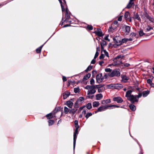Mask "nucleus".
Segmentation results:
<instances>
[{"mask_svg": "<svg viewBox=\"0 0 154 154\" xmlns=\"http://www.w3.org/2000/svg\"><path fill=\"white\" fill-rule=\"evenodd\" d=\"M132 91L129 90L126 93V97L128 98V99L131 101L132 103H134L135 102H137L138 100L137 99V96H134L131 94Z\"/></svg>", "mask_w": 154, "mask_h": 154, "instance_id": "f257e3e1", "label": "nucleus"}, {"mask_svg": "<svg viewBox=\"0 0 154 154\" xmlns=\"http://www.w3.org/2000/svg\"><path fill=\"white\" fill-rule=\"evenodd\" d=\"M85 89L88 90L87 94L88 95L92 94L96 92L95 86L88 85L85 87Z\"/></svg>", "mask_w": 154, "mask_h": 154, "instance_id": "f03ea898", "label": "nucleus"}, {"mask_svg": "<svg viewBox=\"0 0 154 154\" xmlns=\"http://www.w3.org/2000/svg\"><path fill=\"white\" fill-rule=\"evenodd\" d=\"M124 56L122 55L118 56L115 58L113 61L114 63L112 65H116L118 64H120L122 63L121 59L123 58Z\"/></svg>", "mask_w": 154, "mask_h": 154, "instance_id": "7ed1b4c3", "label": "nucleus"}, {"mask_svg": "<svg viewBox=\"0 0 154 154\" xmlns=\"http://www.w3.org/2000/svg\"><path fill=\"white\" fill-rule=\"evenodd\" d=\"M108 75L111 77L115 76H119L120 75V73L118 70L114 69L111 72L108 73Z\"/></svg>", "mask_w": 154, "mask_h": 154, "instance_id": "20e7f679", "label": "nucleus"}, {"mask_svg": "<svg viewBox=\"0 0 154 154\" xmlns=\"http://www.w3.org/2000/svg\"><path fill=\"white\" fill-rule=\"evenodd\" d=\"M96 78L97 82L99 83L102 82L104 79V77L102 76V73L97 74L96 76Z\"/></svg>", "mask_w": 154, "mask_h": 154, "instance_id": "39448f33", "label": "nucleus"}, {"mask_svg": "<svg viewBox=\"0 0 154 154\" xmlns=\"http://www.w3.org/2000/svg\"><path fill=\"white\" fill-rule=\"evenodd\" d=\"M113 100L114 101L117 102L118 103H121L123 101V100L120 97H114Z\"/></svg>", "mask_w": 154, "mask_h": 154, "instance_id": "423d86ee", "label": "nucleus"}, {"mask_svg": "<svg viewBox=\"0 0 154 154\" xmlns=\"http://www.w3.org/2000/svg\"><path fill=\"white\" fill-rule=\"evenodd\" d=\"M78 133L74 132L73 135V149H74L76 143V140Z\"/></svg>", "mask_w": 154, "mask_h": 154, "instance_id": "0eeeda50", "label": "nucleus"}, {"mask_svg": "<svg viewBox=\"0 0 154 154\" xmlns=\"http://www.w3.org/2000/svg\"><path fill=\"white\" fill-rule=\"evenodd\" d=\"M108 108V106H101L98 108V111L99 112L103 111L107 109Z\"/></svg>", "mask_w": 154, "mask_h": 154, "instance_id": "6e6552de", "label": "nucleus"}, {"mask_svg": "<svg viewBox=\"0 0 154 154\" xmlns=\"http://www.w3.org/2000/svg\"><path fill=\"white\" fill-rule=\"evenodd\" d=\"M122 44V42L121 40H116L115 41V44L113 46L115 48H117V46H119Z\"/></svg>", "mask_w": 154, "mask_h": 154, "instance_id": "1a4fd4ad", "label": "nucleus"}, {"mask_svg": "<svg viewBox=\"0 0 154 154\" xmlns=\"http://www.w3.org/2000/svg\"><path fill=\"white\" fill-rule=\"evenodd\" d=\"M70 95V93L67 91H65L63 94V99H65L68 97Z\"/></svg>", "mask_w": 154, "mask_h": 154, "instance_id": "9d476101", "label": "nucleus"}, {"mask_svg": "<svg viewBox=\"0 0 154 154\" xmlns=\"http://www.w3.org/2000/svg\"><path fill=\"white\" fill-rule=\"evenodd\" d=\"M122 81L124 82H126L128 80L129 78L125 75H122Z\"/></svg>", "mask_w": 154, "mask_h": 154, "instance_id": "9b49d317", "label": "nucleus"}, {"mask_svg": "<svg viewBox=\"0 0 154 154\" xmlns=\"http://www.w3.org/2000/svg\"><path fill=\"white\" fill-rule=\"evenodd\" d=\"M66 104L69 108H72L73 105V103L71 101L69 100L66 102Z\"/></svg>", "mask_w": 154, "mask_h": 154, "instance_id": "f8f14e48", "label": "nucleus"}, {"mask_svg": "<svg viewBox=\"0 0 154 154\" xmlns=\"http://www.w3.org/2000/svg\"><path fill=\"white\" fill-rule=\"evenodd\" d=\"M111 102V100L110 99H107L106 100H103L101 101V103L103 104H106Z\"/></svg>", "mask_w": 154, "mask_h": 154, "instance_id": "ddd939ff", "label": "nucleus"}, {"mask_svg": "<svg viewBox=\"0 0 154 154\" xmlns=\"http://www.w3.org/2000/svg\"><path fill=\"white\" fill-rule=\"evenodd\" d=\"M122 86L120 84H114V88L117 89H119L122 88Z\"/></svg>", "mask_w": 154, "mask_h": 154, "instance_id": "4468645a", "label": "nucleus"}, {"mask_svg": "<svg viewBox=\"0 0 154 154\" xmlns=\"http://www.w3.org/2000/svg\"><path fill=\"white\" fill-rule=\"evenodd\" d=\"M103 95L101 94H97L96 95V99L97 100H99L103 97Z\"/></svg>", "mask_w": 154, "mask_h": 154, "instance_id": "2eb2a0df", "label": "nucleus"}, {"mask_svg": "<svg viewBox=\"0 0 154 154\" xmlns=\"http://www.w3.org/2000/svg\"><path fill=\"white\" fill-rule=\"evenodd\" d=\"M46 116L48 119H51L54 116V113H50L47 115Z\"/></svg>", "mask_w": 154, "mask_h": 154, "instance_id": "dca6fc26", "label": "nucleus"}, {"mask_svg": "<svg viewBox=\"0 0 154 154\" xmlns=\"http://www.w3.org/2000/svg\"><path fill=\"white\" fill-rule=\"evenodd\" d=\"M91 75L90 73H88L86 74L83 79V81H84L88 79L90 77Z\"/></svg>", "mask_w": 154, "mask_h": 154, "instance_id": "f3484780", "label": "nucleus"}, {"mask_svg": "<svg viewBox=\"0 0 154 154\" xmlns=\"http://www.w3.org/2000/svg\"><path fill=\"white\" fill-rule=\"evenodd\" d=\"M107 44L106 42L104 41H103L102 42L100 43V45L101 46V48L102 50H103V47L106 46L107 45Z\"/></svg>", "mask_w": 154, "mask_h": 154, "instance_id": "a211bd4d", "label": "nucleus"}, {"mask_svg": "<svg viewBox=\"0 0 154 154\" xmlns=\"http://www.w3.org/2000/svg\"><path fill=\"white\" fill-rule=\"evenodd\" d=\"M100 103L98 101H94L93 103V106L94 107H96L99 105Z\"/></svg>", "mask_w": 154, "mask_h": 154, "instance_id": "6ab92c4d", "label": "nucleus"}, {"mask_svg": "<svg viewBox=\"0 0 154 154\" xmlns=\"http://www.w3.org/2000/svg\"><path fill=\"white\" fill-rule=\"evenodd\" d=\"M66 13L65 17L66 18V20L68 19L70 17V15L68 13V10L67 8H66Z\"/></svg>", "mask_w": 154, "mask_h": 154, "instance_id": "aec40b11", "label": "nucleus"}, {"mask_svg": "<svg viewBox=\"0 0 154 154\" xmlns=\"http://www.w3.org/2000/svg\"><path fill=\"white\" fill-rule=\"evenodd\" d=\"M149 91H143V97H146L149 94Z\"/></svg>", "mask_w": 154, "mask_h": 154, "instance_id": "412c9836", "label": "nucleus"}, {"mask_svg": "<svg viewBox=\"0 0 154 154\" xmlns=\"http://www.w3.org/2000/svg\"><path fill=\"white\" fill-rule=\"evenodd\" d=\"M134 19L137 20H138L139 21H140V20H141L140 17L137 14H134Z\"/></svg>", "mask_w": 154, "mask_h": 154, "instance_id": "4be33fe9", "label": "nucleus"}, {"mask_svg": "<svg viewBox=\"0 0 154 154\" xmlns=\"http://www.w3.org/2000/svg\"><path fill=\"white\" fill-rule=\"evenodd\" d=\"M70 110V109H68L67 107L66 106L64 107V112L65 113L67 114L68 112L69 113Z\"/></svg>", "mask_w": 154, "mask_h": 154, "instance_id": "5701e85b", "label": "nucleus"}, {"mask_svg": "<svg viewBox=\"0 0 154 154\" xmlns=\"http://www.w3.org/2000/svg\"><path fill=\"white\" fill-rule=\"evenodd\" d=\"M43 45H42L41 46L38 48L36 49V52L38 53H40L41 49L43 46Z\"/></svg>", "mask_w": 154, "mask_h": 154, "instance_id": "b1692460", "label": "nucleus"}, {"mask_svg": "<svg viewBox=\"0 0 154 154\" xmlns=\"http://www.w3.org/2000/svg\"><path fill=\"white\" fill-rule=\"evenodd\" d=\"M96 33L99 36H101L102 35V33L100 30H98L96 32Z\"/></svg>", "mask_w": 154, "mask_h": 154, "instance_id": "393cba45", "label": "nucleus"}, {"mask_svg": "<svg viewBox=\"0 0 154 154\" xmlns=\"http://www.w3.org/2000/svg\"><path fill=\"white\" fill-rule=\"evenodd\" d=\"M130 109L132 111H134L136 109V107L135 106L131 104L129 106Z\"/></svg>", "mask_w": 154, "mask_h": 154, "instance_id": "a878e982", "label": "nucleus"}, {"mask_svg": "<svg viewBox=\"0 0 154 154\" xmlns=\"http://www.w3.org/2000/svg\"><path fill=\"white\" fill-rule=\"evenodd\" d=\"M86 106L88 109H90L92 108L91 104L90 103H88L87 104Z\"/></svg>", "mask_w": 154, "mask_h": 154, "instance_id": "bb28decb", "label": "nucleus"}, {"mask_svg": "<svg viewBox=\"0 0 154 154\" xmlns=\"http://www.w3.org/2000/svg\"><path fill=\"white\" fill-rule=\"evenodd\" d=\"M92 66H89L87 67V69L85 70V72H88L89 71L91 70L92 69Z\"/></svg>", "mask_w": 154, "mask_h": 154, "instance_id": "cd10ccee", "label": "nucleus"}, {"mask_svg": "<svg viewBox=\"0 0 154 154\" xmlns=\"http://www.w3.org/2000/svg\"><path fill=\"white\" fill-rule=\"evenodd\" d=\"M49 125H51L54 123V121L53 120H50L48 121Z\"/></svg>", "mask_w": 154, "mask_h": 154, "instance_id": "c85d7f7f", "label": "nucleus"}, {"mask_svg": "<svg viewBox=\"0 0 154 154\" xmlns=\"http://www.w3.org/2000/svg\"><path fill=\"white\" fill-rule=\"evenodd\" d=\"M125 29L126 32L129 33L130 29V27L128 26H125Z\"/></svg>", "mask_w": 154, "mask_h": 154, "instance_id": "c756f323", "label": "nucleus"}, {"mask_svg": "<svg viewBox=\"0 0 154 154\" xmlns=\"http://www.w3.org/2000/svg\"><path fill=\"white\" fill-rule=\"evenodd\" d=\"M92 115V114L91 112L88 113L86 114L85 117L87 119H88L89 117L91 116Z\"/></svg>", "mask_w": 154, "mask_h": 154, "instance_id": "7c9ffc66", "label": "nucleus"}, {"mask_svg": "<svg viewBox=\"0 0 154 154\" xmlns=\"http://www.w3.org/2000/svg\"><path fill=\"white\" fill-rule=\"evenodd\" d=\"M125 18H127L129 16V13L128 12H126L125 13Z\"/></svg>", "mask_w": 154, "mask_h": 154, "instance_id": "2f4dec72", "label": "nucleus"}, {"mask_svg": "<svg viewBox=\"0 0 154 154\" xmlns=\"http://www.w3.org/2000/svg\"><path fill=\"white\" fill-rule=\"evenodd\" d=\"M84 100V97H80L79 99H78V100L77 101H78V102H81L83 101Z\"/></svg>", "mask_w": 154, "mask_h": 154, "instance_id": "473e14b6", "label": "nucleus"}, {"mask_svg": "<svg viewBox=\"0 0 154 154\" xmlns=\"http://www.w3.org/2000/svg\"><path fill=\"white\" fill-rule=\"evenodd\" d=\"M128 39L126 38H124L123 39H122V40H121V42H122V44L123 43H124L125 42H128Z\"/></svg>", "mask_w": 154, "mask_h": 154, "instance_id": "72a5a7b5", "label": "nucleus"}, {"mask_svg": "<svg viewBox=\"0 0 154 154\" xmlns=\"http://www.w3.org/2000/svg\"><path fill=\"white\" fill-rule=\"evenodd\" d=\"M114 84H111L107 85V87L109 88H114Z\"/></svg>", "mask_w": 154, "mask_h": 154, "instance_id": "f704fd0d", "label": "nucleus"}, {"mask_svg": "<svg viewBox=\"0 0 154 154\" xmlns=\"http://www.w3.org/2000/svg\"><path fill=\"white\" fill-rule=\"evenodd\" d=\"M74 91L75 93L79 92V88H75L74 89Z\"/></svg>", "mask_w": 154, "mask_h": 154, "instance_id": "c9c22d12", "label": "nucleus"}, {"mask_svg": "<svg viewBox=\"0 0 154 154\" xmlns=\"http://www.w3.org/2000/svg\"><path fill=\"white\" fill-rule=\"evenodd\" d=\"M94 81L93 79H91L90 81V84L91 85H94Z\"/></svg>", "mask_w": 154, "mask_h": 154, "instance_id": "e433bc0d", "label": "nucleus"}, {"mask_svg": "<svg viewBox=\"0 0 154 154\" xmlns=\"http://www.w3.org/2000/svg\"><path fill=\"white\" fill-rule=\"evenodd\" d=\"M60 3L61 4V6L62 8V10L63 12L64 10V8L63 6L62 5V1L61 0H59Z\"/></svg>", "mask_w": 154, "mask_h": 154, "instance_id": "4c0bfd02", "label": "nucleus"}, {"mask_svg": "<svg viewBox=\"0 0 154 154\" xmlns=\"http://www.w3.org/2000/svg\"><path fill=\"white\" fill-rule=\"evenodd\" d=\"M139 34L140 36H143L144 34V33H143V31L142 30H140L139 32Z\"/></svg>", "mask_w": 154, "mask_h": 154, "instance_id": "58836bf2", "label": "nucleus"}, {"mask_svg": "<svg viewBox=\"0 0 154 154\" xmlns=\"http://www.w3.org/2000/svg\"><path fill=\"white\" fill-rule=\"evenodd\" d=\"M94 86H95L96 88H100L101 87H103V86L102 85H95Z\"/></svg>", "mask_w": 154, "mask_h": 154, "instance_id": "ea45409f", "label": "nucleus"}, {"mask_svg": "<svg viewBox=\"0 0 154 154\" xmlns=\"http://www.w3.org/2000/svg\"><path fill=\"white\" fill-rule=\"evenodd\" d=\"M112 70L109 68H106L105 69V71L107 72H111Z\"/></svg>", "mask_w": 154, "mask_h": 154, "instance_id": "a19ab883", "label": "nucleus"}, {"mask_svg": "<svg viewBox=\"0 0 154 154\" xmlns=\"http://www.w3.org/2000/svg\"><path fill=\"white\" fill-rule=\"evenodd\" d=\"M130 35L131 37H134L136 36V34L134 32H132L130 34Z\"/></svg>", "mask_w": 154, "mask_h": 154, "instance_id": "79ce46f5", "label": "nucleus"}, {"mask_svg": "<svg viewBox=\"0 0 154 154\" xmlns=\"http://www.w3.org/2000/svg\"><path fill=\"white\" fill-rule=\"evenodd\" d=\"M98 55H99V52L98 51H97L96 52V53H95V56L94 57V59L96 58L98 56Z\"/></svg>", "mask_w": 154, "mask_h": 154, "instance_id": "37998d69", "label": "nucleus"}, {"mask_svg": "<svg viewBox=\"0 0 154 154\" xmlns=\"http://www.w3.org/2000/svg\"><path fill=\"white\" fill-rule=\"evenodd\" d=\"M75 127H79L78 125V122L77 121H75Z\"/></svg>", "mask_w": 154, "mask_h": 154, "instance_id": "c03bdc74", "label": "nucleus"}, {"mask_svg": "<svg viewBox=\"0 0 154 154\" xmlns=\"http://www.w3.org/2000/svg\"><path fill=\"white\" fill-rule=\"evenodd\" d=\"M103 52L105 55L107 57H108V54L107 52L105 50H103Z\"/></svg>", "mask_w": 154, "mask_h": 154, "instance_id": "a18cd8bd", "label": "nucleus"}, {"mask_svg": "<svg viewBox=\"0 0 154 154\" xmlns=\"http://www.w3.org/2000/svg\"><path fill=\"white\" fill-rule=\"evenodd\" d=\"M109 35H106L104 37V39L105 40L108 41H109V40L108 39V37Z\"/></svg>", "mask_w": 154, "mask_h": 154, "instance_id": "49530a36", "label": "nucleus"}, {"mask_svg": "<svg viewBox=\"0 0 154 154\" xmlns=\"http://www.w3.org/2000/svg\"><path fill=\"white\" fill-rule=\"evenodd\" d=\"M88 29L89 30H91L93 29V27L91 25H88L87 26Z\"/></svg>", "mask_w": 154, "mask_h": 154, "instance_id": "de8ad7c7", "label": "nucleus"}, {"mask_svg": "<svg viewBox=\"0 0 154 154\" xmlns=\"http://www.w3.org/2000/svg\"><path fill=\"white\" fill-rule=\"evenodd\" d=\"M75 111L73 109H72V110H70L69 113L74 114L75 113Z\"/></svg>", "mask_w": 154, "mask_h": 154, "instance_id": "09e8293b", "label": "nucleus"}, {"mask_svg": "<svg viewBox=\"0 0 154 154\" xmlns=\"http://www.w3.org/2000/svg\"><path fill=\"white\" fill-rule=\"evenodd\" d=\"M152 29V28L151 27H150V26H148V27L146 28V30H147V31H149L151 29Z\"/></svg>", "mask_w": 154, "mask_h": 154, "instance_id": "8fccbe9b", "label": "nucleus"}, {"mask_svg": "<svg viewBox=\"0 0 154 154\" xmlns=\"http://www.w3.org/2000/svg\"><path fill=\"white\" fill-rule=\"evenodd\" d=\"M78 101H76L75 104V105H74L75 107L77 108L78 107Z\"/></svg>", "mask_w": 154, "mask_h": 154, "instance_id": "3c124183", "label": "nucleus"}, {"mask_svg": "<svg viewBox=\"0 0 154 154\" xmlns=\"http://www.w3.org/2000/svg\"><path fill=\"white\" fill-rule=\"evenodd\" d=\"M147 82L149 84H151L152 81L150 79H148L147 80Z\"/></svg>", "mask_w": 154, "mask_h": 154, "instance_id": "603ef678", "label": "nucleus"}, {"mask_svg": "<svg viewBox=\"0 0 154 154\" xmlns=\"http://www.w3.org/2000/svg\"><path fill=\"white\" fill-rule=\"evenodd\" d=\"M122 16H120L118 18V20L120 21H121L122 20Z\"/></svg>", "mask_w": 154, "mask_h": 154, "instance_id": "864d4df0", "label": "nucleus"}, {"mask_svg": "<svg viewBox=\"0 0 154 154\" xmlns=\"http://www.w3.org/2000/svg\"><path fill=\"white\" fill-rule=\"evenodd\" d=\"M104 57V55L103 54H101L99 57L100 59H101L103 58Z\"/></svg>", "mask_w": 154, "mask_h": 154, "instance_id": "5fc2aeb1", "label": "nucleus"}, {"mask_svg": "<svg viewBox=\"0 0 154 154\" xmlns=\"http://www.w3.org/2000/svg\"><path fill=\"white\" fill-rule=\"evenodd\" d=\"M75 128L76 129L75 132L78 133V129L79 128V127H77Z\"/></svg>", "mask_w": 154, "mask_h": 154, "instance_id": "6e6d98bb", "label": "nucleus"}, {"mask_svg": "<svg viewBox=\"0 0 154 154\" xmlns=\"http://www.w3.org/2000/svg\"><path fill=\"white\" fill-rule=\"evenodd\" d=\"M142 95V94H140L137 96V99L138 100V98L141 97Z\"/></svg>", "mask_w": 154, "mask_h": 154, "instance_id": "4d7b16f0", "label": "nucleus"}, {"mask_svg": "<svg viewBox=\"0 0 154 154\" xmlns=\"http://www.w3.org/2000/svg\"><path fill=\"white\" fill-rule=\"evenodd\" d=\"M98 92H99V93L102 92V91L103 90V89H101L100 88H98Z\"/></svg>", "mask_w": 154, "mask_h": 154, "instance_id": "13d9d810", "label": "nucleus"}, {"mask_svg": "<svg viewBox=\"0 0 154 154\" xmlns=\"http://www.w3.org/2000/svg\"><path fill=\"white\" fill-rule=\"evenodd\" d=\"M108 106V107H112V106H114V107H118V106H116V105H110V106Z\"/></svg>", "mask_w": 154, "mask_h": 154, "instance_id": "bf43d9fd", "label": "nucleus"}, {"mask_svg": "<svg viewBox=\"0 0 154 154\" xmlns=\"http://www.w3.org/2000/svg\"><path fill=\"white\" fill-rule=\"evenodd\" d=\"M87 112V111L86 110H84L82 112V114H85Z\"/></svg>", "mask_w": 154, "mask_h": 154, "instance_id": "052dcab7", "label": "nucleus"}, {"mask_svg": "<svg viewBox=\"0 0 154 154\" xmlns=\"http://www.w3.org/2000/svg\"><path fill=\"white\" fill-rule=\"evenodd\" d=\"M95 63V60H94V59H93L91 61V63L92 64H94Z\"/></svg>", "mask_w": 154, "mask_h": 154, "instance_id": "680f3d73", "label": "nucleus"}, {"mask_svg": "<svg viewBox=\"0 0 154 154\" xmlns=\"http://www.w3.org/2000/svg\"><path fill=\"white\" fill-rule=\"evenodd\" d=\"M63 79L64 82L66 81V78L64 76H63Z\"/></svg>", "mask_w": 154, "mask_h": 154, "instance_id": "e2e57ef3", "label": "nucleus"}, {"mask_svg": "<svg viewBox=\"0 0 154 154\" xmlns=\"http://www.w3.org/2000/svg\"><path fill=\"white\" fill-rule=\"evenodd\" d=\"M103 63H104L103 61H100L99 62V63L100 65L101 66V65H102V64Z\"/></svg>", "mask_w": 154, "mask_h": 154, "instance_id": "0e129e2a", "label": "nucleus"}, {"mask_svg": "<svg viewBox=\"0 0 154 154\" xmlns=\"http://www.w3.org/2000/svg\"><path fill=\"white\" fill-rule=\"evenodd\" d=\"M130 65L128 63H126L125 64V66H128Z\"/></svg>", "mask_w": 154, "mask_h": 154, "instance_id": "69168bd1", "label": "nucleus"}, {"mask_svg": "<svg viewBox=\"0 0 154 154\" xmlns=\"http://www.w3.org/2000/svg\"><path fill=\"white\" fill-rule=\"evenodd\" d=\"M103 77H104V78L106 79V78H107V75L105 74V75H104V76H103Z\"/></svg>", "mask_w": 154, "mask_h": 154, "instance_id": "338daca9", "label": "nucleus"}, {"mask_svg": "<svg viewBox=\"0 0 154 154\" xmlns=\"http://www.w3.org/2000/svg\"><path fill=\"white\" fill-rule=\"evenodd\" d=\"M93 96H88V97L89 98H91V99H92L93 98Z\"/></svg>", "mask_w": 154, "mask_h": 154, "instance_id": "774afa93", "label": "nucleus"}]
</instances>
